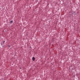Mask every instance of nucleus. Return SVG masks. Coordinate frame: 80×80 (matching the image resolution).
<instances>
[{"label": "nucleus", "instance_id": "obj_1", "mask_svg": "<svg viewBox=\"0 0 80 80\" xmlns=\"http://www.w3.org/2000/svg\"><path fill=\"white\" fill-rule=\"evenodd\" d=\"M32 59L33 61H35V58L33 57L32 58Z\"/></svg>", "mask_w": 80, "mask_h": 80}, {"label": "nucleus", "instance_id": "obj_2", "mask_svg": "<svg viewBox=\"0 0 80 80\" xmlns=\"http://www.w3.org/2000/svg\"><path fill=\"white\" fill-rule=\"evenodd\" d=\"M10 23H13V21H10Z\"/></svg>", "mask_w": 80, "mask_h": 80}, {"label": "nucleus", "instance_id": "obj_3", "mask_svg": "<svg viewBox=\"0 0 80 80\" xmlns=\"http://www.w3.org/2000/svg\"><path fill=\"white\" fill-rule=\"evenodd\" d=\"M5 41H3V43H5Z\"/></svg>", "mask_w": 80, "mask_h": 80}, {"label": "nucleus", "instance_id": "obj_4", "mask_svg": "<svg viewBox=\"0 0 80 80\" xmlns=\"http://www.w3.org/2000/svg\"><path fill=\"white\" fill-rule=\"evenodd\" d=\"M8 47L9 48H10V46H8Z\"/></svg>", "mask_w": 80, "mask_h": 80}, {"label": "nucleus", "instance_id": "obj_5", "mask_svg": "<svg viewBox=\"0 0 80 80\" xmlns=\"http://www.w3.org/2000/svg\"><path fill=\"white\" fill-rule=\"evenodd\" d=\"M37 1H38V0H36Z\"/></svg>", "mask_w": 80, "mask_h": 80}]
</instances>
